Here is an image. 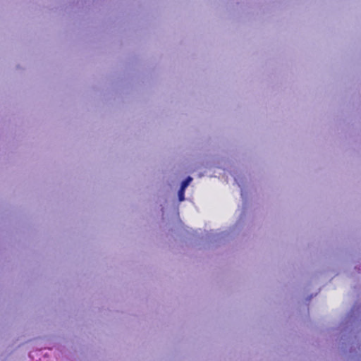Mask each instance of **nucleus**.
<instances>
[{
  "mask_svg": "<svg viewBox=\"0 0 361 361\" xmlns=\"http://www.w3.org/2000/svg\"><path fill=\"white\" fill-rule=\"evenodd\" d=\"M192 178L190 176H188L186 179H185L182 183L180 188L185 190V188L188 186L190 183L192 181Z\"/></svg>",
  "mask_w": 361,
  "mask_h": 361,
  "instance_id": "f257e3e1",
  "label": "nucleus"
},
{
  "mask_svg": "<svg viewBox=\"0 0 361 361\" xmlns=\"http://www.w3.org/2000/svg\"><path fill=\"white\" fill-rule=\"evenodd\" d=\"M178 200L180 202H182L185 200V189L180 188L178 190Z\"/></svg>",
  "mask_w": 361,
  "mask_h": 361,
  "instance_id": "f03ea898",
  "label": "nucleus"
}]
</instances>
